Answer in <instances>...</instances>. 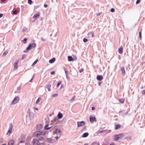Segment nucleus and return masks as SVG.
Returning <instances> with one entry per match:
<instances>
[{
	"instance_id": "obj_1",
	"label": "nucleus",
	"mask_w": 145,
	"mask_h": 145,
	"mask_svg": "<svg viewBox=\"0 0 145 145\" xmlns=\"http://www.w3.org/2000/svg\"><path fill=\"white\" fill-rule=\"evenodd\" d=\"M46 134V131H39L34 132L33 133L34 137L37 138L44 135Z\"/></svg>"
},
{
	"instance_id": "obj_2",
	"label": "nucleus",
	"mask_w": 145,
	"mask_h": 145,
	"mask_svg": "<svg viewBox=\"0 0 145 145\" xmlns=\"http://www.w3.org/2000/svg\"><path fill=\"white\" fill-rule=\"evenodd\" d=\"M44 139V138L42 136H40L39 137L38 139H33L32 141V143L33 145H38L40 143L39 140H42Z\"/></svg>"
},
{
	"instance_id": "obj_3",
	"label": "nucleus",
	"mask_w": 145,
	"mask_h": 145,
	"mask_svg": "<svg viewBox=\"0 0 145 145\" xmlns=\"http://www.w3.org/2000/svg\"><path fill=\"white\" fill-rule=\"evenodd\" d=\"M124 136L123 133H121L118 135H115L113 136L114 140L115 141L123 138Z\"/></svg>"
},
{
	"instance_id": "obj_4",
	"label": "nucleus",
	"mask_w": 145,
	"mask_h": 145,
	"mask_svg": "<svg viewBox=\"0 0 145 145\" xmlns=\"http://www.w3.org/2000/svg\"><path fill=\"white\" fill-rule=\"evenodd\" d=\"M36 44L35 43L29 44L26 50H28L32 48H35L36 47Z\"/></svg>"
},
{
	"instance_id": "obj_5",
	"label": "nucleus",
	"mask_w": 145,
	"mask_h": 145,
	"mask_svg": "<svg viewBox=\"0 0 145 145\" xmlns=\"http://www.w3.org/2000/svg\"><path fill=\"white\" fill-rule=\"evenodd\" d=\"M19 97L16 96L12 101L11 104L13 105L16 104L19 101Z\"/></svg>"
},
{
	"instance_id": "obj_6",
	"label": "nucleus",
	"mask_w": 145,
	"mask_h": 145,
	"mask_svg": "<svg viewBox=\"0 0 145 145\" xmlns=\"http://www.w3.org/2000/svg\"><path fill=\"white\" fill-rule=\"evenodd\" d=\"M13 128V124L12 123H11L10 124L9 127V129L7 133V135H10L12 133V130Z\"/></svg>"
},
{
	"instance_id": "obj_7",
	"label": "nucleus",
	"mask_w": 145,
	"mask_h": 145,
	"mask_svg": "<svg viewBox=\"0 0 145 145\" xmlns=\"http://www.w3.org/2000/svg\"><path fill=\"white\" fill-rule=\"evenodd\" d=\"M85 123L84 121H81L80 122H78V127H79L81 126H84L85 125Z\"/></svg>"
},
{
	"instance_id": "obj_8",
	"label": "nucleus",
	"mask_w": 145,
	"mask_h": 145,
	"mask_svg": "<svg viewBox=\"0 0 145 145\" xmlns=\"http://www.w3.org/2000/svg\"><path fill=\"white\" fill-rule=\"evenodd\" d=\"M19 63V61L18 60H16V62L14 63V69H17L18 67V65Z\"/></svg>"
},
{
	"instance_id": "obj_9",
	"label": "nucleus",
	"mask_w": 145,
	"mask_h": 145,
	"mask_svg": "<svg viewBox=\"0 0 145 145\" xmlns=\"http://www.w3.org/2000/svg\"><path fill=\"white\" fill-rule=\"evenodd\" d=\"M94 119L95 121H96V118L95 117H93L92 116H90L89 118V120L92 123H93L94 122Z\"/></svg>"
},
{
	"instance_id": "obj_10",
	"label": "nucleus",
	"mask_w": 145,
	"mask_h": 145,
	"mask_svg": "<svg viewBox=\"0 0 145 145\" xmlns=\"http://www.w3.org/2000/svg\"><path fill=\"white\" fill-rule=\"evenodd\" d=\"M14 141L12 139L10 140L8 142V145H14Z\"/></svg>"
},
{
	"instance_id": "obj_11",
	"label": "nucleus",
	"mask_w": 145,
	"mask_h": 145,
	"mask_svg": "<svg viewBox=\"0 0 145 145\" xmlns=\"http://www.w3.org/2000/svg\"><path fill=\"white\" fill-rule=\"evenodd\" d=\"M40 15V13L39 12H37L36 14H35L33 17V18L34 19H36L38 18Z\"/></svg>"
},
{
	"instance_id": "obj_12",
	"label": "nucleus",
	"mask_w": 145,
	"mask_h": 145,
	"mask_svg": "<svg viewBox=\"0 0 145 145\" xmlns=\"http://www.w3.org/2000/svg\"><path fill=\"white\" fill-rule=\"evenodd\" d=\"M43 127L42 125L41 124H38L37 125V130H39L42 129Z\"/></svg>"
},
{
	"instance_id": "obj_13",
	"label": "nucleus",
	"mask_w": 145,
	"mask_h": 145,
	"mask_svg": "<svg viewBox=\"0 0 145 145\" xmlns=\"http://www.w3.org/2000/svg\"><path fill=\"white\" fill-rule=\"evenodd\" d=\"M47 141L48 142L51 143H53L55 142V140L54 139L51 138L48 139Z\"/></svg>"
},
{
	"instance_id": "obj_14",
	"label": "nucleus",
	"mask_w": 145,
	"mask_h": 145,
	"mask_svg": "<svg viewBox=\"0 0 145 145\" xmlns=\"http://www.w3.org/2000/svg\"><path fill=\"white\" fill-rule=\"evenodd\" d=\"M88 35L89 37H93L94 36V33L93 32H90L88 33Z\"/></svg>"
},
{
	"instance_id": "obj_15",
	"label": "nucleus",
	"mask_w": 145,
	"mask_h": 145,
	"mask_svg": "<svg viewBox=\"0 0 145 145\" xmlns=\"http://www.w3.org/2000/svg\"><path fill=\"white\" fill-rule=\"evenodd\" d=\"M103 78V76L101 75H98L97 77V79L99 81L101 80Z\"/></svg>"
},
{
	"instance_id": "obj_16",
	"label": "nucleus",
	"mask_w": 145,
	"mask_h": 145,
	"mask_svg": "<svg viewBox=\"0 0 145 145\" xmlns=\"http://www.w3.org/2000/svg\"><path fill=\"white\" fill-rule=\"evenodd\" d=\"M119 53L121 54H122L123 52V48L122 46L120 47L118 49Z\"/></svg>"
},
{
	"instance_id": "obj_17",
	"label": "nucleus",
	"mask_w": 145,
	"mask_h": 145,
	"mask_svg": "<svg viewBox=\"0 0 145 145\" xmlns=\"http://www.w3.org/2000/svg\"><path fill=\"white\" fill-rule=\"evenodd\" d=\"M61 131L60 129H56L55 131V133L59 135L61 133Z\"/></svg>"
},
{
	"instance_id": "obj_18",
	"label": "nucleus",
	"mask_w": 145,
	"mask_h": 145,
	"mask_svg": "<svg viewBox=\"0 0 145 145\" xmlns=\"http://www.w3.org/2000/svg\"><path fill=\"white\" fill-rule=\"evenodd\" d=\"M121 127V125H115V130H117Z\"/></svg>"
},
{
	"instance_id": "obj_19",
	"label": "nucleus",
	"mask_w": 145,
	"mask_h": 145,
	"mask_svg": "<svg viewBox=\"0 0 145 145\" xmlns=\"http://www.w3.org/2000/svg\"><path fill=\"white\" fill-rule=\"evenodd\" d=\"M57 117L59 119L63 117L62 114V113H61L60 112H59L57 115Z\"/></svg>"
},
{
	"instance_id": "obj_20",
	"label": "nucleus",
	"mask_w": 145,
	"mask_h": 145,
	"mask_svg": "<svg viewBox=\"0 0 145 145\" xmlns=\"http://www.w3.org/2000/svg\"><path fill=\"white\" fill-rule=\"evenodd\" d=\"M49 124H47L45 125L44 127V129L46 130H48L51 128L52 127H49Z\"/></svg>"
},
{
	"instance_id": "obj_21",
	"label": "nucleus",
	"mask_w": 145,
	"mask_h": 145,
	"mask_svg": "<svg viewBox=\"0 0 145 145\" xmlns=\"http://www.w3.org/2000/svg\"><path fill=\"white\" fill-rule=\"evenodd\" d=\"M51 86L50 85H47L46 86V88L48 89V91H51Z\"/></svg>"
},
{
	"instance_id": "obj_22",
	"label": "nucleus",
	"mask_w": 145,
	"mask_h": 145,
	"mask_svg": "<svg viewBox=\"0 0 145 145\" xmlns=\"http://www.w3.org/2000/svg\"><path fill=\"white\" fill-rule=\"evenodd\" d=\"M56 60V59L55 58H53L52 59H50L49 61V62L50 63H53Z\"/></svg>"
},
{
	"instance_id": "obj_23",
	"label": "nucleus",
	"mask_w": 145,
	"mask_h": 145,
	"mask_svg": "<svg viewBox=\"0 0 145 145\" xmlns=\"http://www.w3.org/2000/svg\"><path fill=\"white\" fill-rule=\"evenodd\" d=\"M119 101L121 103H123L125 101V99L123 98H121L119 99Z\"/></svg>"
},
{
	"instance_id": "obj_24",
	"label": "nucleus",
	"mask_w": 145,
	"mask_h": 145,
	"mask_svg": "<svg viewBox=\"0 0 145 145\" xmlns=\"http://www.w3.org/2000/svg\"><path fill=\"white\" fill-rule=\"evenodd\" d=\"M68 60L69 61H73V59L72 57L71 56H69L68 57Z\"/></svg>"
},
{
	"instance_id": "obj_25",
	"label": "nucleus",
	"mask_w": 145,
	"mask_h": 145,
	"mask_svg": "<svg viewBox=\"0 0 145 145\" xmlns=\"http://www.w3.org/2000/svg\"><path fill=\"white\" fill-rule=\"evenodd\" d=\"M121 70L122 73L123 75H124L125 73V72L124 67H122L121 68Z\"/></svg>"
},
{
	"instance_id": "obj_26",
	"label": "nucleus",
	"mask_w": 145,
	"mask_h": 145,
	"mask_svg": "<svg viewBox=\"0 0 145 145\" xmlns=\"http://www.w3.org/2000/svg\"><path fill=\"white\" fill-rule=\"evenodd\" d=\"M89 135V134L88 133H85L83 134L82 135V137H87Z\"/></svg>"
},
{
	"instance_id": "obj_27",
	"label": "nucleus",
	"mask_w": 145,
	"mask_h": 145,
	"mask_svg": "<svg viewBox=\"0 0 145 145\" xmlns=\"http://www.w3.org/2000/svg\"><path fill=\"white\" fill-rule=\"evenodd\" d=\"M41 100V98L40 97H39V98L37 100L36 102V104H37Z\"/></svg>"
},
{
	"instance_id": "obj_28",
	"label": "nucleus",
	"mask_w": 145,
	"mask_h": 145,
	"mask_svg": "<svg viewBox=\"0 0 145 145\" xmlns=\"http://www.w3.org/2000/svg\"><path fill=\"white\" fill-rule=\"evenodd\" d=\"M91 145H99V143L98 142H94L92 143Z\"/></svg>"
},
{
	"instance_id": "obj_29",
	"label": "nucleus",
	"mask_w": 145,
	"mask_h": 145,
	"mask_svg": "<svg viewBox=\"0 0 145 145\" xmlns=\"http://www.w3.org/2000/svg\"><path fill=\"white\" fill-rule=\"evenodd\" d=\"M103 132H104V130H99L98 131H97V133L99 134L100 133H102Z\"/></svg>"
},
{
	"instance_id": "obj_30",
	"label": "nucleus",
	"mask_w": 145,
	"mask_h": 145,
	"mask_svg": "<svg viewBox=\"0 0 145 145\" xmlns=\"http://www.w3.org/2000/svg\"><path fill=\"white\" fill-rule=\"evenodd\" d=\"M38 61V59H36L34 62V63H33L32 65L33 66V65H35L36 64V63Z\"/></svg>"
},
{
	"instance_id": "obj_31",
	"label": "nucleus",
	"mask_w": 145,
	"mask_h": 145,
	"mask_svg": "<svg viewBox=\"0 0 145 145\" xmlns=\"http://www.w3.org/2000/svg\"><path fill=\"white\" fill-rule=\"evenodd\" d=\"M141 34H142V32H141V31H140L139 33V37L140 39V40H141V38H142Z\"/></svg>"
},
{
	"instance_id": "obj_32",
	"label": "nucleus",
	"mask_w": 145,
	"mask_h": 145,
	"mask_svg": "<svg viewBox=\"0 0 145 145\" xmlns=\"http://www.w3.org/2000/svg\"><path fill=\"white\" fill-rule=\"evenodd\" d=\"M27 39L26 38H24L23 40V43L24 44H25L27 43Z\"/></svg>"
},
{
	"instance_id": "obj_33",
	"label": "nucleus",
	"mask_w": 145,
	"mask_h": 145,
	"mask_svg": "<svg viewBox=\"0 0 145 145\" xmlns=\"http://www.w3.org/2000/svg\"><path fill=\"white\" fill-rule=\"evenodd\" d=\"M28 3L30 5H31L32 3V0H28Z\"/></svg>"
},
{
	"instance_id": "obj_34",
	"label": "nucleus",
	"mask_w": 145,
	"mask_h": 145,
	"mask_svg": "<svg viewBox=\"0 0 145 145\" xmlns=\"http://www.w3.org/2000/svg\"><path fill=\"white\" fill-rule=\"evenodd\" d=\"M58 95V94H57V93H56V94H54V95H53L52 96V97H57V96Z\"/></svg>"
},
{
	"instance_id": "obj_35",
	"label": "nucleus",
	"mask_w": 145,
	"mask_h": 145,
	"mask_svg": "<svg viewBox=\"0 0 145 145\" xmlns=\"http://www.w3.org/2000/svg\"><path fill=\"white\" fill-rule=\"evenodd\" d=\"M61 82L60 81H59V82L58 83L57 85V87H58L61 84Z\"/></svg>"
},
{
	"instance_id": "obj_36",
	"label": "nucleus",
	"mask_w": 145,
	"mask_h": 145,
	"mask_svg": "<svg viewBox=\"0 0 145 145\" xmlns=\"http://www.w3.org/2000/svg\"><path fill=\"white\" fill-rule=\"evenodd\" d=\"M75 98V96H73L71 99V100L72 101H73L74 100Z\"/></svg>"
},
{
	"instance_id": "obj_37",
	"label": "nucleus",
	"mask_w": 145,
	"mask_h": 145,
	"mask_svg": "<svg viewBox=\"0 0 145 145\" xmlns=\"http://www.w3.org/2000/svg\"><path fill=\"white\" fill-rule=\"evenodd\" d=\"M83 41L84 42H85L88 41V40L84 38L83 39Z\"/></svg>"
},
{
	"instance_id": "obj_38",
	"label": "nucleus",
	"mask_w": 145,
	"mask_h": 145,
	"mask_svg": "<svg viewBox=\"0 0 145 145\" xmlns=\"http://www.w3.org/2000/svg\"><path fill=\"white\" fill-rule=\"evenodd\" d=\"M115 10L114 8H112L110 10V11L112 12H114Z\"/></svg>"
},
{
	"instance_id": "obj_39",
	"label": "nucleus",
	"mask_w": 145,
	"mask_h": 145,
	"mask_svg": "<svg viewBox=\"0 0 145 145\" xmlns=\"http://www.w3.org/2000/svg\"><path fill=\"white\" fill-rule=\"evenodd\" d=\"M26 57V55H24L22 56V59H23L24 58Z\"/></svg>"
},
{
	"instance_id": "obj_40",
	"label": "nucleus",
	"mask_w": 145,
	"mask_h": 145,
	"mask_svg": "<svg viewBox=\"0 0 145 145\" xmlns=\"http://www.w3.org/2000/svg\"><path fill=\"white\" fill-rule=\"evenodd\" d=\"M17 13V11L16 10H14L13 12V13L14 14H16Z\"/></svg>"
},
{
	"instance_id": "obj_41",
	"label": "nucleus",
	"mask_w": 145,
	"mask_h": 145,
	"mask_svg": "<svg viewBox=\"0 0 145 145\" xmlns=\"http://www.w3.org/2000/svg\"><path fill=\"white\" fill-rule=\"evenodd\" d=\"M7 53V52H5L3 53V56H5L6 54Z\"/></svg>"
},
{
	"instance_id": "obj_42",
	"label": "nucleus",
	"mask_w": 145,
	"mask_h": 145,
	"mask_svg": "<svg viewBox=\"0 0 145 145\" xmlns=\"http://www.w3.org/2000/svg\"><path fill=\"white\" fill-rule=\"evenodd\" d=\"M142 93L143 94L145 95V89L144 90L142 91Z\"/></svg>"
},
{
	"instance_id": "obj_43",
	"label": "nucleus",
	"mask_w": 145,
	"mask_h": 145,
	"mask_svg": "<svg viewBox=\"0 0 145 145\" xmlns=\"http://www.w3.org/2000/svg\"><path fill=\"white\" fill-rule=\"evenodd\" d=\"M140 1V0H137L136 2V3L138 4L139 3Z\"/></svg>"
},
{
	"instance_id": "obj_44",
	"label": "nucleus",
	"mask_w": 145,
	"mask_h": 145,
	"mask_svg": "<svg viewBox=\"0 0 145 145\" xmlns=\"http://www.w3.org/2000/svg\"><path fill=\"white\" fill-rule=\"evenodd\" d=\"M38 145H45V144L44 143H40L39 144H38Z\"/></svg>"
},
{
	"instance_id": "obj_45",
	"label": "nucleus",
	"mask_w": 145,
	"mask_h": 145,
	"mask_svg": "<svg viewBox=\"0 0 145 145\" xmlns=\"http://www.w3.org/2000/svg\"><path fill=\"white\" fill-rule=\"evenodd\" d=\"M55 73V72L54 71H52L51 72V74H54Z\"/></svg>"
},
{
	"instance_id": "obj_46",
	"label": "nucleus",
	"mask_w": 145,
	"mask_h": 145,
	"mask_svg": "<svg viewBox=\"0 0 145 145\" xmlns=\"http://www.w3.org/2000/svg\"><path fill=\"white\" fill-rule=\"evenodd\" d=\"M84 71V69H81L80 70V72H82Z\"/></svg>"
},
{
	"instance_id": "obj_47",
	"label": "nucleus",
	"mask_w": 145,
	"mask_h": 145,
	"mask_svg": "<svg viewBox=\"0 0 145 145\" xmlns=\"http://www.w3.org/2000/svg\"><path fill=\"white\" fill-rule=\"evenodd\" d=\"M3 14H0V18L1 17H3Z\"/></svg>"
},
{
	"instance_id": "obj_48",
	"label": "nucleus",
	"mask_w": 145,
	"mask_h": 145,
	"mask_svg": "<svg viewBox=\"0 0 145 145\" xmlns=\"http://www.w3.org/2000/svg\"><path fill=\"white\" fill-rule=\"evenodd\" d=\"M65 73L66 75L67 74L68 71H66V70H65Z\"/></svg>"
},
{
	"instance_id": "obj_49",
	"label": "nucleus",
	"mask_w": 145,
	"mask_h": 145,
	"mask_svg": "<svg viewBox=\"0 0 145 145\" xmlns=\"http://www.w3.org/2000/svg\"><path fill=\"white\" fill-rule=\"evenodd\" d=\"M41 39L42 40V41H44L46 40L44 38H42Z\"/></svg>"
},
{
	"instance_id": "obj_50",
	"label": "nucleus",
	"mask_w": 145,
	"mask_h": 145,
	"mask_svg": "<svg viewBox=\"0 0 145 145\" xmlns=\"http://www.w3.org/2000/svg\"><path fill=\"white\" fill-rule=\"evenodd\" d=\"M91 109L93 110H94L95 109V108L94 107H92Z\"/></svg>"
},
{
	"instance_id": "obj_51",
	"label": "nucleus",
	"mask_w": 145,
	"mask_h": 145,
	"mask_svg": "<svg viewBox=\"0 0 145 145\" xmlns=\"http://www.w3.org/2000/svg\"><path fill=\"white\" fill-rule=\"evenodd\" d=\"M110 145H115V144L114 142H112L110 144Z\"/></svg>"
},
{
	"instance_id": "obj_52",
	"label": "nucleus",
	"mask_w": 145,
	"mask_h": 145,
	"mask_svg": "<svg viewBox=\"0 0 145 145\" xmlns=\"http://www.w3.org/2000/svg\"><path fill=\"white\" fill-rule=\"evenodd\" d=\"M44 6L46 8L48 7V5L46 4H44Z\"/></svg>"
},
{
	"instance_id": "obj_53",
	"label": "nucleus",
	"mask_w": 145,
	"mask_h": 145,
	"mask_svg": "<svg viewBox=\"0 0 145 145\" xmlns=\"http://www.w3.org/2000/svg\"><path fill=\"white\" fill-rule=\"evenodd\" d=\"M17 89L18 90H20L21 89V88L20 86L17 88Z\"/></svg>"
},
{
	"instance_id": "obj_54",
	"label": "nucleus",
	"mask_w": 145,
	"mask_h": 145,
	"mask_svg": "<svg viewBox=\"0 0 145 145\" xmlns=\"http://www.w3.org/2000/svg\"><path fill=\"white\" fill-rule=\"evenodd\" d=\"M34 76H33V77H32V78H31V80L29 81V82H32V79H33V77H34Z\"/></svg>"
},
{
	"instance_id": "obj_55",
	"label": "nucleus",
	"mask_w": 145,
	"mask_h": 145,
	"mask_svg": "<svg viewBox=\"0 0 145 145\" xmlns=\"http://www.w3.org/2000/svg\"><path fill=\"white\" fill-rule=\"evenodd\" d=\"M55 138L56 140H57L59 138V137H55Z\"/></svg>"
},
{
	"instance_id": "obj_56",
	"label": "nucleus",
	"mask_w": 145,
	"mask_h": 145,
	"mask_svg": "<svg viewBox=\"0 0 145 145\" xmlns=\"http://www.w3.org/2000/svg\"><path fill=\"white\" fill-rule=\"evenodd\" d=\"M34 108L37 110H38V109L37 108L35 107H34Z\"/></svg>"
},
{
	"instance_id": "obj_57",
	"label": "nucleus",
	"mask_w": 145,
	"mask_h": 145,
	"mask_svg": "<svg viewBox=\"0 0 145 145\" xmlns=\"http://www.w3.org/2000/svg\"><path fill=\"white\" fill-rule=\"evenodd\" d=\"M101 14H101H97V16H99V15H100V14Z\"/></svg>"
},
{
	"instance_id": "obj_58",
	"label": "nucleus",
	"mask_w": 145,
	"mask_h": 145,
	"mask_svg": "<svg viewBox=\"0 0 145 145\" xmlns=\"http://www.w3.org/2000/svg\"><path fill=\"white\" fill-rule=\"evenodd\" d=\"M66 75V77H67V79H69L68 76V74L67 75Z\"/></svg>"
},
{
	"instance_id": "obj_59",
	"label": "nucleus",
	"mask_w": 145,
	"mask_h": 145,
	"mask_svg": "<svg viewBox=\"0 0 145 145\" xmlns=\"http://www.w3.org/2000/svg\"><path fill=\"white\" fill-rule=\"evenodd\" d=\"M5 0H1V1L2 2H4Z\"/></svg>"
},
{
	"instance_id": "obj_60",
	"label": "nucleus",
	"mask_w": 145,
	"mask_h": 145,
	"mask_svg": "<svg viewBox=\"0 0 145 145\" xmlns=\"http://www.w3.org/2000/svg\"><path fill=\"white\" fill-rule=\"evenodd\" d=\"M2 145H6L5 144H2Z\"/></svg>"
},
{
	"instance_id": "obj_61",
	"label": "nucleus",
	"mask_w": 145,
	"mask_h": 145,
	"mask_svg": "<svg viewBox=\"0 0 145 145\" xmlns=\"http://www.w3.org/2000/svg\"><path fill=\"white\" fill-rule=\"evenodd\" d=\"M84 145H88L87 144H85Z\"/></svg>"
},
{
	"instance_id": "obj_62",
	"label": "nucleus",
	"mask_w": 145,
	"mask_h": 145,
	"mask_svg": "<svg viewBox=\"0 0 145 145\" xmlns=\"http://www.w3.org/2000/svg\"><path fill=\"white\" fill-rule=\"evenodd\" d=\"M24 52H26V51H24Z\"/></svg>"
}]
</instances>
